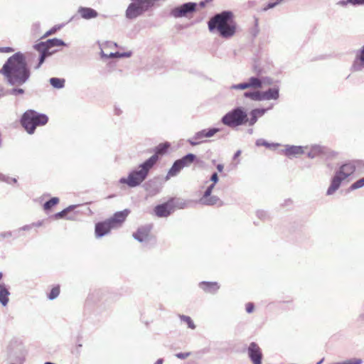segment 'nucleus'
<instances>
[{
  "label": "nucleus",
  "instance_id": "obj_27",
  "mask_svg": "<svg viewBox=\"0 0 364 364\" xmlns=\"http://www.w3.org/2000/svg\"><path fill=\"white\" fill-rule=\"evenodd\" d=\"M245 98L250 99L253 101H260V91H246L243 93Z\"/></svg>",
  "mask_w": 364,
  "mask_h": 364
},
{
  "label": "nucleus",
  "instance_id": "obj_9",
  "mask_svg": "<svg viewBox=\"0 0 364 364\" xmlns=\"http://www.w3.org/2000/svg\"><path fill=\"white\" fill-rule=\"evenodd\" d=\"M197 4L194 2H188L175 7L171 11V15L174 18H181L194 12L196 10Z\"/></svg>",
  "mask_w": 364,
  "mask_h": 364
},
{
  "label": "nucleus",
  "instance_id": "obj_41",
  "mask_svg": "<svg viewBox=\"0 0 364 364\" xmlns=\"http://www.w3.org/2000/svg\"><path fill=\"white\" fill-rule=\"evenodd\" d=\"M211 193L212 191L207 188L205 191L204 192L203 197L200 198V202L201 203V200H205L208 197L211 196Z\"/></svg>",
  "mask_w": 364,
  "mask_h": 364
},
{
  "label": "nucleus",
  "instance_id": "obj_17",
  "mask_svg": "<svg viewBox=\"0 0 364 364\" xmlns=\"http://www.w3.org/2000/svg\"><path fill=\"white\" fill-rule=\"evenodd\" d=\"M129 211L128 210H124L122 211H119L114 213V216L110 219L107 220L108 222L110 223L111 225L114 228V225L117 223H122L124 222L127 217Z\"/></svg>",
  "mask_w": 364,
  "mask_h": 364
},
{
  "label": "nucleus",
  "instance_id": "obj_30",
  "mask_svg": "<svg viewBox=\"0 0 364 364\" xmlns=\"http://www.w3.org/2000/svg\"><path fill=\"white\" fill-rule=\"evenodd\" d=\"M220 202V198L216 196H211L205 200H201V203L206 205H213Z\"/></svg>",
  "mask_w": 364,
  "mask_h": 364
},
{
  "label": "nucleus",
  "instance_id": "obj_58",
  "mask_svg": "<svg viewBox=\"0 0 364 364\" xmlns=\"http://www.w3.org/2000/svg\"><path fill=\"white\" fill-rule=\"evenodd\" d=\"M9 182H6L7 183H10L11 182L13 183H16L17 182V180L14 178H10L9 177V179H8Z\"/></svg>",
  "mask_w": 364,
  "mask_h": 364
},
{
  "label": "nucleus",
  "instance_id": "obj_63",
  "mask_svg": "<svg viewBox=\"0 0 364 364\" xmlns=\"http://www.w3.org/2000/svg\"><path fill=\"white\" fill-rule=\"evenodd\" d=\"M205 3L204 1H201V2L200 3V6H205Z\"/></svg>",
  "mask_w": 364,
  "mask_h": 364
},
{
  "label": "nucleus",
  "instance_id": "obj_12",
  "mask_svg": "<svg viewBox=\"0 0 364 364\" xmlns=\"http://www.w3.org/2000/svg\"><path fill=\"white\" fill-rule=\"evenodd\" d=\"M270 108H255L250 111V118L247 117V124L252 127L257 122L258 119L262 117Z\"/></svg>",
  "mask_w": 364,
  "mask_h": 364
},
{
  "label": "nucleus",
  "instance_id": "obj_35",
  "mask_svg": "<svg viewBox=\"0 0 364 364\" xmlns=\"http://www.w3.org/2000/svg\"><path fill=\"white\" fill-rule=\"evenodd\" d=\"M170 144L168 143H163V144H160L157 147H156V154L155 155L157 156V154H164L167 149H168Z\"/></svg>",
  "mask_w": 364,
  "mask_h": 364
},
{
  "label": "nucleus",
  "instance_id": "obj_31",
  "mask_svg": "<svg viewBox=\"0 0 364 364\" xmlns=\"http://www.w3.org/2000/svg\"><path fill=\"white\" fill-rule=\"evenodd\" d=\"M179 318L181 321H183L187 324L188 328H190L191 329L196 328V325L194 324L193 320L191 319V318L190 316H185V315H179Z\"/></svg>",
  "mask_w": 364,
  "mask_h": 364
},
{
  "label": "nucleus",
  "instance_id": "obj_46",
  "mask_svg": "<svg viewBox=\"0 0 364 364\" xmlns=\"http://www.w3.org/2000/svg\"><path fill=\"white\" fill-rule=\"evenodd\" d=\"M210 181L215 184L218 181V176L216 172L213 173L210 177Z\"/></svg>",
  "mask_w": 364,
  "mask_h": 364
},
{
  "label": "nucleus",
  "instance_id": "obj_4",
  "mask_svg": "<svg viewBox=\"0 0 364 364\" xmlns=\"http://www.w3.org/2000/svg\"><path fill=\"white\" fill-rule=\"evenodd\" d=\"M48 121V117L46 114L30 109L23 113L21 123L26 132L31 134L35 132L36 127L43 126L47 124Z\"/></svg>",
  "mask_w": 364,
  "mask_h": 364
},
{
  "label": "nucleus",
  "instance_id": "obj_5",
  "mask_svg": "<svg viewBox=\"0 0 364 364\" xmlns=\"http://www.w3.org/2000/svg\"><path fill=\"white\" fill-rule=\"evenodd\" d=\"M221 122L229 127H236L247 124V112L242 107H237L226 113Z\"/></svg>",
  "mask_w": 364,
  "mask_h": 364
},
{
  "label": "nucleus",
  "instance_id": "obj_32",
  "mask_svg": "<svg viewBox=\"0 0 364 364\" xmlns=\"http://www.w3.org/2000/svg\"><path fill=\"white\" fill-rule=\"evenodd\" d=\"M58 202H59L58 198L53 197V198H50V200H48V201H46L44 203L43 208H44L45 210H49L53 206H54L55 205L58 204Z\"/></svg>",
  "mask_w": 364,
  "mask_h": 364
},
{
  "label": "nucleus",
  "instance_id": "obj_3",
  "mask_svg": "<svg viewBox=\"0 0 364 364\" xmlns=\"http://www.w3.org/2000/svg\"><path fill=\"white\" fill-rule=\"evenodd\" d=\"M157 160L158 156H151L144 163L141 164L137 169L130 171L127 178H120L119 182L127 184L128 186L132 188L139 186L146 178L149 171L156 163Z\"/></svg>",
  "mask_w": 364,
  "mask_h": 364
},
{
  "label": "nucleus",
  "instance_id": "obj_15",
  "mask_svg": "<svg viewBox=\"0 0 364 364\" xmlns=\"http://www.w3.org/2000/svg\"><path fill=\"white\" fill-rule=\"evenodd\" d=\"M355 170V167L352 164H345L340 167L339 171L336 173L338 176H340L343 180L347 178L351 174L354 173Z\"/></svg>",
  "mask_w": 364,
  "mask_h": 364
},
{
  "label": "nucleus",
  "instance_id": "obj_29",
  "mask_svg": "<svg viewBox=\"0 0 364 364\" xmlns=\"http://www.w3.org/2000/svg\"><path fill=\"white\" fill-rule=\"evenodd\" d=\"M280 153L284 154L285 156L291 158L296 156V146H286L285 149L280 151Z\"/></svg>",
  "mask_w": 364,
  "mask_h": 364
},
{
  "label": "nucleus",
  "instance_id": "obj_62",
  "mask_svg": "<svg viewBox=\"0 0 364 364\" xmlns=\"http://www.w3.org/2000/svg\"><path fill=\"white\" fill-rule=\"evenodd\" d=\"M247 133H248V134H252L253 133V129H252V128H251V129H249L247 130Z\"/></svg>",
  "mask_w": 364,
  "mask_h": 364
},
{
  "label": "nucleus",
  "instance_id": "obj_18",
  "mask_svg": "<svg viewBox=\"0 0 364 364\" xmlns=\"http://www.w3.org/2000/svg\"><path fill=\"white\" fill-rule=\"evenodd\" d=\"M199 287L204 291L210 294L216 293L220 288V286L217 282H201L199 283Z\"/></svg>",
  "mask_w": 364,
  "mask_h": 364
},
{
  "label": "nucleus",
  "instance_id": "obj_10",
  "mask_svg": "<svg viewBox=\"0 0 364 364\" xmlns=\"http://www.w3.org/2000/svg\"><path fill=\"white\" fill-rule=\"evenodd\" d=\"M248 355L254 364H262V354L259 346L252 342L248 347Z\"/></svg>",
  "mask_w": 364,
  "mask_h": 364
},
{
  "label": "nucleus",
  "instance_id": "obj_59",
  "mask_svg": "<svg viewBox=\"0 0 364 364\" xmlns=\"http://www.w3.org/2000/svg\"><path fill=\"white\" fill-rule=\"evenodd\" d=\"M240 154H241V151H240V150L237 151L235 153V154H234V157H233V158H234V159L237 158V157L240 155Z\"/></svg>",
  "mask_w": 364,
  "mask_h": 364
},
{
  "label": "nucleus",
  "instance_id": "obj_34",
  "mask_svg": "<svg viewBox=\"0 0 364 364\" xmlns=\"http://www.w3.org/2000/svg\"><path fill=\"white\" fill-rule=\"evenodd\" d=\"M60 294V287L59 286L54 287L50 290L48 297L50 300H53L56 299Z\"/></svg>",
  "mask_w": 364,
  "mask_h": 364
},
{
  "label": "nucleus",
  "instance_id": "obj_36",
  "mask_svg": "<svg viewBox=\"0 0 364 364\" xmlns=\"http://www.w3.org/2000/svg\"><path fill=\"white\" fill-rule=\"evenodd\" d=\"M256 215L258 218H259L260 220H264V221L269 219V215L268 213L263 210H258L256 212Z\"/></svg>",
  "mask_w": 364,
  "mask_h": 364
},
{
  "label": "nucleus",
  "instance_id": "obj_44",
  "mask_svg": "<svg viewBox=\"0 0 364 364\" xmlns=\"http://www.w3.org/2000/svg\"><path fill=\"white\" fill-rule=\"evenodd\" d=\"M190 353H178L176 356L180 359H186L190 355Z\"/></svg>",
  "mask_w": 364,
  "mask_h": 364
},
{
  "label": "nucleus",
  "instance_id": "obj_56",
  "mask_svg": "<svg viewBox=\"0 0 364 364\" xmlns=\"http://www.w3.org/2000/svg\"><path fill=\"white\" fill-rule=\"evenodd\" d=\"M223 168H224V166L223 164H219L217 165V169L219 172H222L223 170Z\"/></svg>",
  "mask_w": 364,
  "mask_h": 364
},
{
  "label": "nucleus",
  "instance_id": "obj_48",
  "mask_svg": "<svg viewBox=\"0 0 364 364\" xmlns=\"http://www.w3.org/2000/svg\"><path fill=\"white\" fill-rule=\"evenodd\" d=\"M348 2L352 4L353 5L356 4H363L364 0H348Z\"/></svg>",
  "mask_w": 364,
  "mask_h": 364
},
{
  "label": "nucleus",
  "instance_id": "obj_60",
  "mask_svg": "<svg viewBox=\"0 0 364 364\" xmlns=\"http://www.w3.org/2000/svg\"><path fill=\"white\" fill-rule=\"evenodd\" d=\"M163 359L162 358H159L158 359L154 364H162L163 363Z\"/></svg>",
  "mask_w": 364,
  "mask_h": 364
},
{
  "label": "nucleus",
  "instance_id": "obj_23",
  "mask_svg": "<svg viewBox=\"0 0 364 364\" xmlns=\"http://www.w3.org/2000/svg\"><path fill=\"white\" fill-rule=\"evenodd\" d=\"M196 159V156L195 154H188L182 158L178 159V161L181 164V166L184 168L191 166V164H193Z\"/></svg>",
  "mask_w": 364,
  "mask_h": 364
},
{
  "label": "nucleus",
  "instance_id": "obj_43",
  "mask_svg": "<svg viewBox=\"0 0 364 364\" xmlns=\"http://www.w3.org/2000/svg\"><path fill=\"white\" fill-rule=\"evenodd\" d=\"M266 145L264 146L266 148L274 149L279 146V144L277 143H269L266 141Z\"/></svg>",
  "mask_w": 364,
  "mask_h": 364
},
{
  "label": "nucleus",
  "instance_id": "obj_38",
  "mask_svg": "<svg viewBox=\"0 0 364 364\" xmlns=\"http://www.w3.org/2000/svg\"><path fill=\"white\" fill-rule=\"evenodd\" d=\"M249 89L247 82H241L239 84L232 85L230 87V90H246Z\"/></svg>",
  "mask_w": 364,
  "mask_h": 364
},
{
  "label": "nucleus",
  "instance_id": "obj_45",
  "mask_svg": "<svg viewBox=\"0 0 364 364\" xmlns=\"http://www.w3.org/2000/svg\"><path fill=\"white\" fill-rule=\"evenodd\" d=\"M254 304L252 303H247L246 304V311L249 314L252 313L254 310Z\"/></svg>",
  "mask_w": 364,
  "mask_h": 364
},
{
  "label": "nucleus",
  "instance_id": "obj_20",
  "mask_svg": "<svg viewBox=\"0 0 364 364\" xmlns=\"http://www.w3.org/2000/svg\"><path fill=\"white\" fill-rule=\"evenodd\" d=\"M10 292L5 284H0V304L6 306L9 301Z\"/></svg>",
  "mask_w": 364,
  "mask_h": 364
},
{
  "label": "nucleus",
  "instance_id": "obj_26",
  "mask_svg": "<svg viewBox=\"0 0 364 364\" xmlns=\"http://www.w3.org/2000/svg\"><path fill=\"white\" fill-rule=\"evenodd\" d=\"M49 82L50 85L56 89H62L65 87V80L63 78L51 77Z\"/></svg>",
  "mask_w": 364,
  "mask_h": 364
},
{
  "label": "nucleus",
  "instance_id": "obj_50",
  "mask_svg": "<svg viewBox=\"0 0 364 364\" xmlns=\"http://www.w3.org/2000/svg\"><path fill=\"white\" fill-rule=\"evenodd\" d=\"M11 235H12V232L11 231L0 233V236L3 238L9 237H11Z\"/></svg>",
  "mask_w": 364,
  "mask_h": 364
},
{
  "label": "nucleus",
  "instance_id": "obj_7",
  "mask_svg": "<svg viewBox=\"0 0 364 364\" xmlns=\"http://www.w3.org/2000/svg\"><path fill=\"white\" fill-rule=\"evenodd\" d=\"M126 10V17L134 19L146 11L154 4V0H131Z\"/></svg>",
  "mask_w": 364,
  "mask_h": 364
},
{
  "label": "nucleus",
  "instance_id": "obj_11",
  "mask_svg": "<svg viewBox=\"0 0 364 364\" xmlns=\"http://www.w3.org/2000/svg\"><path fill=\"white\" fill-rule=\"evenodd\" d=\"M151 227L146 225L138 228L136 232L133 233V237L140 242H146L149 240V235Z\"/></svg>",
  "mask_w": 364,
  "mask_h": 364
},
{
  "label": "nucleus",
  "instance_id": "obj_49",
  "mask_svg": "<svg viewBox=\"0 0 364 364\" xmlns=\"http://www.w3.org/2000/svg\"><path fill=\"white\" fill-rule=\"evenodd\" d=\"M12 51H13V49L10 47L0 48V52H2V53H9V52H12Z\"/></svg>",
  "mask_w": 364,
  "mask_h": 364
},
{
  "label": "nucleus",
  "instance_id": "obj_54",
  "mask_svg": "<svg viewBox=\"0 0 364 364\" xmlns=\"http://www.w3.org/2000/svg\"><path fill=\"white\" fill-rule=\"evenodd\" d=\"M293 205V200H291V199H288V200H286L283 204V205Z\"/></svg>",
  "mask_w": 364,
  "mask_h": 364
},
{
  "label": "nucleus",
  "instance_id": "obj_8",
  "mask_svg": "<svg viewBox=\"0 0 364 364\" xmlns=\"http://www.w3.org/2000/svg\"><path fill=\"white\" fill-rule=\"evenodd\" d=\"M220 129L219 128H210L207 129H202L197 132L191 138L188 139L187 141L191 146H196L203 142L204 138H210L213 136L216 133L219 132Z\"/></svg>",
  "mask_w": 364,
  "mask_h": 364
},
{
  "label": "nucleus",
  "instance_id": "obj_61",
  "mask_svg": "<svg viewBox=\"0 0 364 364\" xmlns=\"http://www.w3.org/2000/svg\"><path fill=\"white\" fill-rule=\"evenodd\" d=\"M215 187V184L214 183H212L211 185H210L208 188L210 189L211 191H213V189Z\"/></svg>",
  "mask_w": 364,
  "mask_h": 364
},
{
  "label": "nucleus",
  "instance_id": "obj_47",
  "mask_svg": "<svg viewBox=\"0 0 364 364\" xmlns=\"http://www.w3.org/2000/svg\"><path fill=\"white\" fill-rule=\"evenodd\" d=\"M266 140L263 139H259L256 141L255 142V144L257 146H265L266 144Z\"/></svg>",
  "mask_w": 364,
  "mask_h": 364
},
{
  "label": "nucleus",
  "instance_id": "obj_25",
  "mask_svg": "<svg viewBox=\"0 0 364 364\" xmlns=\"http://www.w3.org/2000/svg\"><path fill=\"white\" fill-rule=\"evenodd\" d=\"M248 88L259 89L262 87L263 82L257 77H251L247 81Z\"/></svg>",
  "mask_w": 364,
  "mask_h": 364
},
{
  "label": "nucleus",
  "instance_id": "obj_52",
  "mask_svg": "<svg viewBox=\"0 0 364 364\" xmlns=\"http://www.w3.org/2000/svg\"><path fill=\"white\" fill-rule=\"evenodd\" d=\"M33 228L32 224L31 225H26L23 226L19 229V230H30Z\"/></svg>",
  "mask_w": 364,
  "mask_h": 364
},
{
  "label": "nucleus",
  "instance_id": "obj_39",
  "mask_svg": "<svg viewBox=\"0 0 364 364\" xmlns=\"http://www.w3.org/2000/svg\"><path fill=\"white\" fill-rule=\"evenodd\" d=\"M282 0H269L267 4L264 6V10L267 11L269 9L274 8Z\"/></svg>",
  "mask_w": 364,
  "mask_h": 364
},
{
  "label": "nucleus",
  "instance_id": "obj_14",
  "mask_svg": "<svg viewBox=\"0 0 364 364\" xmlns=\"http://www.w3.org/2000/svg\"><path fill=\"white\" fill-rule=\"evenodd\" d=\"M279 97V88L272 87L266 91H260V101L277 100Z\"/></svg>",
  "mask_w": 364,
  "mask_h": 364
},
{
  "label": "nucleus",
  "instance_id": "obj_64",
  "mask_svg": "<svg viewBox=\"0 0 364 364\" xmlns=\"http://www.w3.org/2000/svg\"><path fill=\"white\" fill-rule=\"evenodd\" d=\"M322 362H323V359L321 360H320L317 364H321Z\"/></svg>",
  "mask_w": 364,
  "mask_h": 364
},
{
  "label": "nucleus",
  "instance_id": "obj_1",
  "mask_svg": "<svg viewBox=\"0 0 364 364\" xmlns=\"http://www.w3.org/2000/svg\"><path fill=\"white\" fill-rule=\"evenodd\" d=\"M0 74L9 85L16 87L10 90V95L16 96L24 94V90L18 87L28 81L31 70L22 53L17 52L9 57L0 70Z\"/></svg>",
  "mask_w": 364,
  "mask_h": 364
},
{
  "label": "nucleus",
  "instance_id": "obj_2",
  "mask_svg": "<svg viewBox=\"0 0 364 364\" xmlns=\"http://www.w3.org/2000/svg\"><path fill=\"white\" fill-rule=\"evenodd\" d=\"M210 31H218L224 38H230L236 32V23L233 19V14L230 11H224L216 14L208 21Z\"/></svg>",
  "mask_w": 364,
  "mask_h": 364
},
{
  "label": "nucleus",
  "instance_id": "obj_55",
  "mask_svg": "<svg viewBox=\"0 0 364 364\" xmlns=\"http://www.w3.org/2000/svg\"><path fill=\"white\" fill-rule=\"evenodd\" d=\"M55 31V28H52V29L49 30L48 31H47L46 33V34L44 35V36H47L51 35V34L54 33Z\"/></svg>",
  "mask_w": 364,
  "mask_h": 364
},
{
  "label": "nucleus",
  "instance_id": "obj_24",
  "mask_svg": "<svg viewBox=\"0 0 364 364\" xmlns=\"http://www.w3.org/2000/svg\"><path fill=\"white\" fill-rule=\"evenodd\" d=\"M183 168L178 161H175L167 173L166 178L176 176Z\"/></svg>",
  "mask_w": 364,
  "mask_h": 364
},
{
  "label": "nucleus",
  "instance_id": "obj_40",
  "mask_svg": "<svg viewBox=\"0 0 364 364\" xmlns=\"http://www.w3.org/2000/svg\"><path fill=\"white\" fill-rule=\"evenodd\" d=\"M308 148L306 147V148H303L301 146H297V149H296V151H297V155L298 154H305V153H307L309 156L311 155V153L310 151H308Z\"/></svg>",
  "mask_w": 364,
  "mask_h": 364
},
{
  "label": "nucleus",
  "instance_id": "obj_53",
  "mask_svg": "<svg viewBox=\"0 0 364 364\" xmlns=\"http://www.w3.org/2000/svg\"><path fill=\"white\" fill-rule=\"evenodd\" d=\"M122 113V111L121 110V109L118 108L117 107H114V114L116 115H120Z\"/></svg>",
  "mask_w": 364,
  "mask_h": 364
},
{
  "label": "nucleus",
  "instance_id": "obj_51",
  "mask_svg": "<svg viewBox=\"0 0 364 364\" xmlns=\"http://www.w3.org/2000/svg\"><path fill=\"white\" fill-rule=\"evenodd\" d=\"M8 179H9V176H6L4 175L3 173H0V181L9 182Z\"/></svg>",
  "mask_w": 364,
  "mask_h": 364
},
{
  "label": "nucleus",
  "instance_id": "obj_16",
  "mask_svg": "<svg viewBox=\"0 0 364 364\" xmlns=\"http://www.w3.org/2000/svg\"><path fill=\"white\" fill-rule=\"evenodd\" d=\"M77 13L84 19H91L97 17L98 13L95 9L90 7H79Z\"/></svg>",
  "mask_w": 364,
  "mask_h": 364
},
{
  "label": "nucleus",
  "instance_id": "obj_37",
  "mask_svg": "<svg viewBox=\"0 0 364 364\" xmlns=\"http://www.w3.org/2000/svg\"><path fill=\"white\" fill-rule=\"evenodd\" d=\"M364 186V177L358 180L350 186V190L353 191Z\"/></svg>",
  "mask_w": 364,
  "mask_h": 364
},
{
  "label": "nucleus",
  "instance_id": "obj_57",
  "mask_svg": "<svg viewBox=\"0 0 364 364\" xmlns=\"http://www.w3.org/2000/svg\"><path fill=\"white\" fill-rule=\"evenodd\" d=\"M42 223H43V222H42V221H38V222H37V223H32V226H33V227H34V226H35V227H40V226H41V225H42Z\"/></svg>",
  "mask_w": 364,
  "mask_h": 364
},
{
  "label": "nucleus",
  "instance_id": "obj_33",
  "mask_svg": "<svg viewBox=\"0 0 364 364\" xmlns=\"http://www.w3.org/2000/svg\"><path fill=\"white\" fill-rule=\"evenodd\" d=\"M75 207H76V205H70L68 208H66L64 210H63L62 211H60L59 213H57L55 215V217L56 218H62L65 217L67 215L68 213H69L71 210H73Z\"/></svg>",
  "mask_w": 364,
  "mask_h": 364
},
{
  "label": "nucleus",
  "instance_id": "obj_6",
  "mask_svg": "<svg viewBox=\"0 0 364 364\" xmlns=\"http://www.w3.org/2000/svg\"><path fill=\"white\" fill-rule=\"evenodd\" d=\"M61 46H65V42L61 39L56 38L48 39L45 42H41L34 45L33 48L40 53L39 62L38 64L36 66V69H38L43 63L46 58L55 52L50 51V48Z\"/></svg>",
  "mask_w": 364,
  "mask_h": 364
},
{
  "label": "nucleus",
  "instance_id": "obj_22",
  "mask_svg": "<svg viewBox=\"0 0 364 364\" xmlns=\"http://www.w3.org/2000/svg\"><path fill=\"white\" fill-rule=\"evenodd\" d=\"M343 181V179L336 173L331 181V183L327 191V194L331 195L333 193L339 188Z\"/></svg>",
  "mask_w": 364,
  "mask_h": 364
},
{
  "label": "nucleus",
  "instance_id": "obj_42",
  "mask_svg": "<svg viewBox=\"0 0 364 364\" xmlns=\"http://www.w3.org/2000/svg\"><path fill=\"white\" fill-rule=\"evenodd\" d=\"M211 193L212 191L207 188L205 191L204 192L203 197L200 198V202L201 203V200H205L208 197L211 196Z\"/></svg>",
  "mask_w": 364,
  "mask_h": 364
},
{
  "label": "nucleus",
  "instance_id": "obj_13",
  "mask_svg": "<svg viewBox=\"0 0 364 364\" xmlns=\"http://www.w3.org/2000/svg\"><path fill=\"white\" fill-rule=\"evenodd\" d=\"M113 227L107 220L97 223L95 225V233L96 237H102L107 235Z\"/></svg>",
  "mask_w": 364,
  "mask_h": 364
},
{
  "label": "nucleus",
  "instance_id": "obj_28",
  "mask_svg": "<svg viewBox=\"0 0 364 364\" xmlns=\"http://www.w3.org/2000/svg\"><path fill=\"white\" fill-rule=\"evenodd\" d=\"M132 53L131 51L124 52V53H119V52L110 53L108 55L102 53V55L105 56L106 58H129V57L132 56Z\"/></svg>",
  "mask_w": 364,
  "mask_h": 364
},
{
  "label": "nucleus",
  "instance_id": "obj_19",
  "mask_svg": "<svg viewBox=\"0 0 364 364\" xmlns=\"http://www.w3.org/2000/svg\"><path fill=\"white\" fill-rule=\"evenodd\" d=\"M364 68V46L360 50L359 53L357 54L354 63L353 64V68L354 70H360Z\"/></svg>",
  "mask_w": 364,
  "mask_h": 364
},
{
  "label": "nucleus",
  "instance_id": "obj_21",
  "mask_svg": "<svg viewBox=\"0 0 364 364\" xmlns=\"http://www.w3.org/2000/svg\"><path fill=\"white\" fill-rule=\"evenodd\" d=\"M154 213L160 218L167 217L171 214V211L168 209V205L167 203L156 205L154 208Z\"/></svg>",
  "mask_w": 364,
  "mask_h": 364
}]
</instances>
